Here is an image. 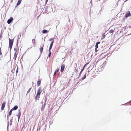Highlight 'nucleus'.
I'll use <instances>...</instances> for the list:
<instances>
[{
  "label": "nucleus",
  "instance_id": "4c0bfd02",
  "mask_svg": "<svg viewBox=\"0 0 131 131\" xmlns=\"http://www.w3.org/2000/svg\"><path fill=\"white\" fill-rule=\"evenodd\" d=\"M102 36H103V37L104 38L105 37V33L103 34H102Z\"/></svg>",
  "mask_w": 131,
  "mask_h": 131
},
{
  "label": "nucleus",
  "instance_id": "37998d69",
  "mask_svg": "<svg viewBox=\"0 0 131 131\" xmlns=\"http://www.w3.org/2000/svg\"><path fill=\"white\" fill-rule=\"evenodd\" d=\"M83 71H82V70H81V71L80 72V73H81L82 74V72Z\"/></svg>",
  "mask_w": 131,
  "mask_h": 131
},
{
  "label": "nucleus",
  "instance_id": "49530a36",
  "mask_svg": "<svg viewBox=\"0 0 131 131\" xmlns=\"http://www.w3.org/2000/svg\"><path fill=\"white\" fill-rule=\"evenodd\" d=\"M48 2V1H47V0H46V2H45V3L46 4H47V2Z\"/></svg>",
  "mask_w": 131,
  "mask_h": 131
},
{
  "label": "nucleus",
  "instance_id": "3c124183",
  "mask_svg": "<svg viewBox=\"0 0 131 131\" xmlns=\"http://www.w3.org/2000/svg\"><path fill=\"white\" fill-rule=\"evenodd\" d=\"M7 128H8V126H9V125H8H8H7Z\"/></svg>",
  "mask_w": 131,
  "mask_h": 131
},
{
  "label": "nucleus",
  "instance_id": "ea45409f",
  "mask_svg": "<svg viewBox=\"0 0 131 131\" xmlns=\"http://www.w3.org/2000/svg\"><path fill=\"white\" fill-rule=\"evenodd\" d=\"M81 80H82L81 79H80V80H79V82H78L77 83V84H78V82H80V81H81H81H81Z\"/></svg>",
  "mask_w": 131,
  "mask_h": 131
},
{
  "label": "nucleus",
  "instance_id": "bb28decb",
  "mask_svg": "<svg viewBox=\"0 0 131 131\" xmlns=\"http://www.w3.org/2000/svg\"><path fill=\"white\" fill-rule=\"evenodd\" d=\"M103 11L102 9H101V10H100L99 12L97 14V16H100L101 14V12H102V11Z\"/></svg>",
  "mask_w": 131,
  "mask_h": 131
},
{
  "label": "nucleus",
  "instance_id": "1a4fd4ad",
  "mask_svg": "<svg viewBox=\"0 0 131 131\" xmlns=\"http://www.w3.org/2000/svg\"><path fill=\"white\" fill-rule=\"evenodd\" d=\"M6 102L4 101L3 102L1 105V110H3L4 109V107L5 106V105L6 104Z\"/></svg>",
  "mask_w": 131,
  "mask_h": 131
},
{
  "label": "nucleus",
  "instance_id": "7c9ffc66",
  "mask_svg": "<svg viewBox=\"0 0 131 131\" xmlns=\"http://www.w3.org/2000/svg\"><path fill=\"white\" fill-rule=\"evenodd\" d=\"M89 64V63H87L85 64L84 66L83 67H84V68H85V67H86V66H87V65H88Z\"/></svg>",
  "mask_w": 131,
  "mask_h": 131
},
{
  "label": "nucleus",
  "instance_id": "052dcab7",
  "mask_svg": "<svg viewBox=\"0 0 131 131\" xmlns=\"http://www.w3.org/2000/svg\"><path fill=\"white\" fill-rule=\"evenodd\" d=\"M24 54H23V56H24Z\"/></svg>",
  "mask_w": 131,
  "mask_h": 131
},
{
  "label": "nucleus",
  "instance_id": "6ab92c4d",
  "mask_svg": "<svg viewBox=\"0 0 131 131\" xmlns=\"http://www.w3.org/2000/svg\"><path fill=\"white\" fill-rule=\"evenodd\" d=\"M48 32V31L47 30L43 29L42 31L43 34H47Z\"/></svg>",
  "mask_w": 131,
  "mask_h": 131
},
{
  "label": "nucleus",
  "instance_id": "79ce46f5",
  "mask_svg": "<svg viewBox=\"0 0 131 131\" xmlns=\"http://www.w3.org/2000/svg\"><path fill=\"white\" fill-rule=\"evenodd\" d=\"M85 68L83 67L82 69L81 70L82 71H83L84 70Z\"/></svg>",
  "mask_w": 131,
  "mask_h": 131
},
{
  "label": "nucleus",
  "instance_id": "a211bd4d",
  "mask_svg": "<svg viewBox=\"0 0 131 131\" xmlns=\"http://www.w3.org/2000/svg\"><path fill=\"white\" fill-rule=\"evenodd\" d=\"M100 42L99 41H98L97 42L95 45V48H96V49H97L98 48V44H100Z\"/></svg>",
  "mask_w": 131,
  "mask_h": 131
},
{
  "label": "nucleus",
  "instance_id": "c03bdc74",
  "mask_svg": "<svg viewBox=\"0 0 131 131\" xmlns=\"http://www.w3.org/2000/svg\"><path fill=\"white\" fill-rule=\"evenodd\" d=\"M128 103H125V104H122V105H126V104H128Z\"/></svg>",
  "mask_w": 131,
  "mask_h": 131
},
{
  "label": "nucleus",
  "instance_id": "8fccbe9b",
  "mask_svg": "<svg viewBox=\"0 0 131 131\" xmlns=\"http://www.w3.org/2000/svg\"><path fill=\"white\" fill-rule=\"evenodd\" d=\"M124 19H124V18H123V20H124Z\"/></svg>",
  "mask_w": 131,
  "mask_h": 131
},
{
  "label": "nucleus",
  "instance_id": "6e6552de",
  "mask_svg": "<svg viewBox=\"0 0 131 131\" xmlns=\"http://www.w3.org/2000/svg\"><path fill=\"white\" fill-rule=\"evenodd\" d=\"M131 16V14L130 11H128L125 14V17L126 18H127L128 17Z\"/></svg>",
  "mask_w": 131,
  "mask_h": 131
},
{
  "label": "nucleus",
  "instance_id": "a18cd8bd",
  "mask_svg": "<svg viewBox=\"0 0 131 131\" xmlns=\"http://www.w3.org/2000/svg\"><path fill=\"white\" fill-rule=\"evenodd\" d=\"M32 86H33V84L34 83V82H32Z\"/></svg>",
  "mask_w": 131,
  "mask_h": 131
},
{
  "label": "nucleus",
  "instance_id": "c756f323",
  "mask_svg": "<svg viewBox=\"0 0 131 131\" xmlns=\"http://www.w3.org/2000/svg\"><path fill=\"white\" fill-rule=\"evenodd\" d=\"M31 89V88H30L28 89V91L27 92V94L28 93H29L30 92V91Z\"/></svg>",
  "mask_w": 131,
  "mask_h": 131
},
{
  "label": "nucleus",
  "instance_id": "09e8293b",
  "mask_svg": "<svg viewBox=\"0 0 131 131\" xmlns=\"http://www.w3.org/2000/svg\"><path fill=\"white\" fill-rule=\"evenodd\" d=\"M82 27V26H80L79 27L80 28H81Z\"/></svg>",
  "mask_w": 131,
  "mask_h": 131
},
{
  "label": "nucleus",
  "instance_id": "20e7f679",
  "mask_svg": "<svg viewBox=\"0 0 131 131\" xmlns=\"http://www.w3.org/2000/svg\"><path fill=\"white\" fill-rule=\"evenodd\" d=\"M47 95H46L45 97H45H44L43 99L42 100V101L41 102V104H42V105H43L44 104V103L46 102V101H47Z\"/></svg>",
  "mask_w": 131,
  "mask_h": 131
},
{
  "label": "nucleus",
  "instance_id": "473e14b6",
  "mask_svg": "<svg viewBox=\"0 0 131 131\" xmlns=\"http://www.w3.org/2000/svg\"><path fill=\"white\" fill-rule=\"evenodd\" d=\"M0 55L1 56H2V54L1 52V47L0 48Z\"/></svg>",
  "mask_w": 131,
  "mask_h": 131
},
{
  "label": "nucleus",
  "instance_id": "2f4dec72",
  "mask_svg": "<svg viewBox=\"0 0 131 131\" xmlns=\"http://www.w3.org/2000/svg\"><path fill=\"white\" fill-rule=\"evenodd\" d=\"M2 29L1 32V34H0V39H1V38L2 37Z\"/></svg>",
  "mask_w": 131,
  "mask_h": 131
},
{
  "label": "nucleus",
  "instance_id": "864d4df0",
  "mask_svg": "<svg viewBox=\"0 0 131 131\" xmlns=\"http://www.w3.org/2000/svg\"><path fill=\"white\" fill-rule=\"evenodd\" d=\"M4 28H5V29H6V28H5L4 27Z\"/></svg>",
  "mask_w": 131,
  "mask_h": 131
},
{
  "label": "nucleus",
  "instance_id": "9d476101",
  "mask_svg": "<svg viewBox=\"0 0 131 131\" xmlns=\"http://www.w3.org/2000/svg\"><path fill=\"white\" fill-rule=\"evenodd\" d=\"M46 102L44 103V104L43 105H42V107L41 108V111H43L44 110V109L46 106Z\"/></svg>",
  "mask_w": 131,
  "mask_h": 131
},
{
  "label": "nucleus",
  "instance_id": "9b49d317",
  "mask_svg": "<svg viewBox=\"0 0 131 131\" xmlns=\"http://www.w3.org/2000/svg\"><path fill=\"white\" fill-rule=\"evenodd\" d=\"M65 67V65L64 64H62L61 67V69H60V71L61 72H62L64 69V68Z\"/></svg>",
  "mask_w": 131,
  "mask_h": 131
},
{
  "label": "nucleus",
  "instance_id": "f3484780",
  "mask_svg": "<svg viewBox=\"0 0 131 131\" xmlns=\"http://www.w3.org/2000/svg\"><path fill=\"white\" fill-rule=\"evenodd\" d=\"M18 106L16 105L12 109L13 110L15 111L18 108Z\"/></svg>",
  "mask_w": 131,
  "mask_h": 131
},
{
  "label": "nucleus",
  "instance_id": "c9c22d12",
  "mask_svg": "<svg viewBox=\"0 0 131 131\" xmlns=\"http://www.w3.org/2000/svg\"><path fill=\"white\" fill-rule=\"evenodd\" d=\"M17 56H15L14 55V60H15H15L16 59V58H17Z\"/></svg>",
  "mask_w": 131,
  "mask_h": 131
},
{
  "label": "nucleus",
  "instance_id": "5701e85b",
  "mask_svg": "<svg viewBox=\"0 0 131 131\" xmlns=\"http://www.w3.org/2000/svg\"><path fill=\"white\" fill-rule=\"evenodd\" d=\"M13 117H11L10 118V124L9 125H12V122H13Z\"/></svg>",
  "mask_w": 131,
  "mask_h": 131
},
{
  "label": "nucleus",
  "instance_id": "393cba45",
  "mask_svg": "<svg viewBox=\"0 0 131 131\" xmlns=\"http://www.w3.org/2000/svg\"><path fill=\"white\" fill-rule=\"evenodd\" d=\"M86 74L85 73L84 76L81 78L82 80H83L84 79H85L86 78Z\"/></svg>",
  "mask_w": 131,
  "mask_h": 131
},
{
  "label": "nucleus",
  "instance_id": "f257e3e1",
  "mask_svg": "<svg viewBox=\"0 0 131 131\" xmlns=\"http://www.w3.org/2000/svg\"><path fill=\"white\" fill-rule=\"evenodd\" d=\"M42 91L41 87H40L38 90L36 95L35 97V101L36 102L39 100L40 95Z\"/></svg>",
  "mask_w": 131,
  "mask_h": 131
},
{
  "label": "nucleus",
  "instance_id": "e2e57ef3",
  "mask_svg": "<svg viewBox=\"0 0 131 131\" xmlns=\"http://www.w3.org/2000/svg\"><path fill=\"white\" fill-rule=\"evenodd\" d=\"M24 54H23V56H24Z\"/></svg>",
  "mask_w": 131,
  "mask_h": 131
},
{
  "label": "nucleus",
  "instance_id": "0eeeda50",
  "mask_svg": "<svg viewBox=\"0 0 131 131\" xmlns=\"http://www.w3.org/2000/svg\"><path fill=\"white\" fill-rule=\"evenodd\" d=\"M13 20V18L12 17H11L10 18L8 19L7 21V23L8 24H10Z\"/></svg>",
  "mask_w": 131,
  "mask_h": 131
},
{
  "label": "nucleus",
  "instance_id": "dca6fc26",
  "mask_svg": "<svg viewBox=\"0 0 131 131\" xmlns=\"http://www.w3.org/2000/svg\"><path fill=\"white\" fill-rule=\"evenodd\" d=\"M21 36V34L20 33H19L18 35V39H17V42H18V43L19 42V39H20V37Z\"/></svg>",
  "mask_w": 131,
  "mask_h": 131
},
{
  "label": "nucleus",
  "instance_id": "39448f33",
  "mask_svg": "<svg viewBox=\"0 0 131 131\" xmlns=\"http://www.w3.org/2000/svg\"><path fill=\"white\" fill-rule=\"evenodd\" d=\"M44 46V44H43L42 46L40 48V53H41L40 54V56L39 57V58H38V59H37V60H36V62L39 59V58H40V56L41 55V53H42V52L43 51V46Z\"/></svg>",
  "mask_w": 131,
  "mask_h": 131
},
{
  "label": "nucleus",
  "instance_id": "2eb2a0df",
  "mask_svg": "<svg viewBox=\"0 0 131 131\" xmlns=\"http://www.w3.org/2000/svg\"><path fill=\"white\" fill-rule=\"evenodd\" d=\"M41 80L39 79L37 81V85L38 86H39L41 84Z\"/></svg>",
  "mask_w": 131,
  "mask_h": 131
},
{
  "label": "nucleus",
  "instance_id": "b1692460",
  "mask_svg": "<svg viewBox=\"0 0 131 131\" xmlns=\"http://www.w3.org/2000/svg\"><path fill=\"white\" fill-rule=\"evenodd\" d=\"M35 38L32 39V42L33 44H34V46L35 45Z\"/></svg>",
  "mask_w": 131,
  "mask_h": 131
},
{
  "label": "nucleus",
  "instance_id": "f704fd0d",
  "mask_svg": "<svg viewBox=\"0 0 131 131\" xmlns=\"http://www.w3.org/2000/svg\"><path fill=\"white\" fill-rule=\"evenodd\" d=\"M18 67H17V68L16 71V74H17V73L18 72Z\"/></svg>",
  "mask_w": 131,
  "mask_h": 131
},
{
  "label": "nucleus",
  "instance_id": "603ef678",
  "mask_svg": "<svg viewBox=\"0 0 131 131\" xmlns=\"http://www.w3.org/2000/svg\"><path fill=\"white\" fill-rule=\"evenodd\" d=\"M69 19V22H70V20Z\"/></svg>",
  "mask_w": 131,
  "mask_h": 131
},
{
  "label": "nucleus",
  "instance_id": "a19ab883",
  "mask_svg": "<svg viewBox=\"0 0 131 131\" xmlns=\"http://www.w3.org/2000/svg\"><path fill=\"white\" fill-rule=\"evenodd\" d=\"M97 49H96V48H95V51L96 52L97 51Z\"/></svg>",
  "mask_w": 131,
  "mask_h": 131
},
{
  "label": "nucleus",
  "instance_id": "4be33fe9",
  "mask_svg": "<svg viewBox=\"0 0 131 131\" xmlns=\"http://www.w3.org/2000/svg\"><path fill=\"white\" fill-rule=\"evenodd\" d=\"M59 69H57L54 72V73L53 75L54 76L56 74L59 72Z\"/></svg>",
  "mask_w": 131,
  "mask_h": 131
},
{
  "label": "nucleus",
  "instance_id": "4d7b16f0",
  "mask_svg": "<svg viewBox=\"0 0 131 131\" xmlns=\"http://www.w3.org/2000/svg\"><path fill=\"white\" fill-rule=\"evenodd\" d=\"M9 29H10V28H9Z\"/></svg>",
  "mask_w": 131,
  "mask_h": 131
},
{
  "label": "nucleus",
  "instance_id": "72a5a7b5",
  "mask_svg": "<svg viewBox=\"0 0 131 131\" xmlns=\"http://www.w3.org/2000/svg\"><path fill=\"white\" fill-rule=\"evenodd\" d=\"M81 74V73H80L79 74V76H78V77L76 79H78L80 77V76Z\"/></svg>",
  "mask_w": 131,
  "mask_h": 131
},
{
  "label": "nucleus",
  "instance_id": "cd10ccee",
  "mask_svg": "<svg viewBox=\"0 0 131 131\" xmlns=\"http://www.w3.org/2000/svg\"><path fill=\"white\" fill-rule=\"evenodd\" d=\"M49 40L50 41H51V42H53V43H54V40H53V38H51Z\"/></svg>",
  "mask_w": 131,
  "mask_h": 131
},
{
  "label": "nucleus",
  "instance_id": "7ed1b4c3",
  "mask_svg": "<svg viewBox=\"0 0 131 131\" xmlns=\"http://www.w3.org/2000/svg\"><path fill=\"white\" fill-rule=\"evenodd\" d=\"M45 12H51L52 11V7L50 6H47L45 9Z\"/></svg>",
  "mask_w": 131,
  "mask_h": 131
},
{
  "label": "nucleus",
  "instance_id": "c85d7f7f",
  "mask_svg": "<svg viewBox=\"0 0 131 131\" xmlns=\"http://www.w3.org/2000/svg\"><path fill=\"white\" fill-rule=\"evenodd\" d=\"M109 31L111 33H113V32H114V30L113 29H111L110 30V31Z\"/></svg>",
  "mask_w": 131,
  "mask_h": 131
},
{
  "label": "nucleus",
  "instance_id": "13d9d810",
  "mask_svg": "<svg viewBox=\"0 0 131 131\" xmlns=\"http://www.w3.org/2000/svg\"><path fill=\"white\" fill-rule=\"evenodd\" d=\"M130 105H131V103L130 104Z\"/></svg>",
  "mask_w": 131,
  "mask_h": 131
},
{
  "label": "nucleus",
  "instance_id": "423d86ee",
  "mask_svg": "<svg viewBox=\"0 0 131 131\" xmlns=\"http://www.w3.org/2000/svg\"><path fill=\"white\" fill-rule=\"evenodd\" d=\"M13 111V110H12V109H11L9 112L8 115H7V119L8 121V124L9 123V122H8V120H9V117L10 116H11V115L12 114V112Z\"/></svg>",
  "mask_w": 131,
  "mask_h": 131
},
{
  "label": "nucleus",
  "instance_id": "680f3d73",
  "mask_svg": "<svg viewBox=\"0 0 131 131\" xmlns=\"http://www.w3.org/2000/svg\"><path fill=\"white\" fill-rule=\"evenodd\" d=\"M24 54H23V56H24Z\"/></svg>",
  "mask_w": 131,
  "mask_h": 131
},
{
  "label": "nucleus",
  "instance_id": "4468645a",
  "mask_svg": "<svg viewBox=\"0 0 131 131\" xmlns=\"http://www.w3.org/2000/svg\"><path fill=\"white\" fill-rule=\"evenodd\" d=\"M18 45V42H17V43L16 44V47L14 49V50L15 51V52H17Z\"/></svg>",
  "mask_w": 131,
  "mask_h": 131
},
{
  "label": "nucleus",
  "instance_id": "69168bd1",
  "mask_svg": "<svg viewBox=\"0 0 131 131\" xmlns=\"http://www.w3.org/2000/svg\"><path fill=\"white\" fill-rule=\"evenodd\" d=\"M70 52H71V51H70Z\"/></svg>",
  "mask_w": 131,
  "mask_h": 131
},
{
  "label": "nucleus",
  "instance_id": "6e6d98bb",
  "mask_svg": "<svg viewBox=\"0 0 131 131\" xmlns=\"http://www.w3.org/2000/svg\"><path fill=\"white\" fill-rule=\"evenodd\" d=\"M131 102V100L129 101V102Z\"/></svg>",
  "mask_w": 131,
  "mask_h": 131
},
{
  "label": "nucleus",
  "instance_id": "f8f14e48",
  "mask_svg": "<svg viewBox=\"0 0 131 131\" xmlns=\"http://www.w3.org/2000/svg\"><path fill=\"white\" fill-rule=\"evenodd\" d=\"M20 109L19 110V113L17 115V116L18 117V120L19 121L21 115V112L20 111Z\"/></svg>",
  "mask_w": 131,
  "mask_h": 131
},
{
  "label": "nucleus",
  "instance_id": "de8ad7c7",
  "mask_svg": "<svg viewBox=\"0 0 131 131\" xmlns=\"http://www.w3.org/2000/svg\"><path fill=\"white\" fill-rule=\"evenodd\" d=\"M128 27H129V28H131V26H129Z\"/></svg>",
  "mask_w": 131,
  "mask_h": 131
},
{
  "label": "nucleus",
  "instance_id": "f03ea898",
  "mask_svg": "<svg viewBox=\"0 0 131 131\" xmlns=\"http://www.w3.org/2000/svg\"><path fill=\"white\" fill-rule=\"evenodd\" d=\"M9 48L10 49V52L11 50L13 44V42H14V39H11L10 38L9 39ZM11 57L10 56V58Z\"/></svg>",
  "mask_w": 131,
  "mask_h": 131
},
{
  "label": "nucleus",
  "instance_id": "e433bc0d",
  "mask_svg": "<svg viewBox=\"0 0 131 131\" xmlns=\"http://www.w3.org/2000/svg\"><path fill=\"white\" fill-rule=\"evenodd\" d=\"M18 53H17V52H15L14 53V55L15 56H17L18 55Z\"/></svg>",
  "mask_w": 131,
  "mask_h": 131
},
{
  "label": "nucleus",
  "instance_id": "412c9836",
  "mask_svg": "<svg viewBox=\"0 0 131 131\" xmlns=\"http://www.w3.org/2000/svg\"><path fill=\"white\" fill-rule=\"evenodd\" d=\"M21 0H18L17 2V4L16 5L18 6L20 4L21 2Z\"/></svg>",
  "mask_w": 131,
  "mask_h": 131
},
{
  "label": "nucleus",
  "instance_id": "a878e982",
  "mask_svg": "<svg viewBox=\"0 0 131 131\" xmlns=\"http://www.w3.org/2000/svg\"><path fill=\"white\" fill-rule=\"evenodd\" d=\"M51 51H49V54L48 55V58L49 57V58L50 57V56H51Z\"/></svg>",
  "mask_w": 131,
  "mask_h": 131
},
{
  "label": "nucleus",
  "instance_id": "5fc2aeb1",
  "mask_svg": "<svg viewBox=\"0 0 131 131\" xmlns=\"http://www.w3.org/2000/svg\"><path fill=\"white\" fill-rule=\"evenodd\" d=\"M45 38L44 39V42L45 41Z\"/></svg>",
  "mask_w": 131,
  "mask_h": 131
},
{
  "label": "nucleus",
  "instance_id": "bf43d9fd",
  "mask_svg": "<svg viewBox=\"0 0 131 131\" xmlns=\"http://www.w3.org/2000/svg\"><path fill=\"white\" fill-rule=\"evenodd\" d=\"M23 56L22 57V58H23Z\"/></svg>",
  "mask_w": 131,
  "mask_h": 131
},
{
  "label": "nucleus",
  "instance_id": "0e129e2a",
  "mask_svg": "<svg viewBox=\"0 0 131 131\" xmlns=\"http://www.w3.org/2000/svg\"><path fill=\"white\" fill-rule=\"evenodd\" d=\"M70 52H71V51H70Z\"/></svg>",
  "mask_w": 131,
  "mask_h": 131
},
{
  "label": "nucleus",
  "instance_id": "aec40b11",
  "mask_svg": "<svg viewBox=\"0 0 131 131\" xmlns=\"http://www.w3.org/2000/svg\"><path fill=\"white\" fill-rule=\"evenodd\" d=\"M69 25L67 24L66 25V27L64 28V29L66 31H67L69 30V28H68Z\"/></svg>",
  "mask_w": 131,
  "mask_h": 131
},
{
  "label": "nucleus",
  "instance_id": "58836bf2",
  "mask_svg": "<svg viewBox=\"0 0 131 131\" xmlns=\"http://www.w3.org/2000/svg\"><path fill=\"white\" fill-rule=\"evenodd\" d=\"M77 42V41L75 40L74 42V43H75V45H76Z\"/></svg>",
  "mask_w": 131,
  "mask_h": 131
},
{
  "label": "nucleus",
  "instance_id": "ddd939ff",
  "mask_svg": "<svg viewBox=\"0 0 131 131\" xmlns=\"http://www.w3.org/2000/svg\"><path fill=\"white\" fill-rule=\"evenodd\" d=\"M53 42H51L50 46L49 47V51H50V50H51V49L52 48V46L53 44Z\"/></svg>",
  "mask_w": 131,
  "mask_h": 131
}]
</instances>
